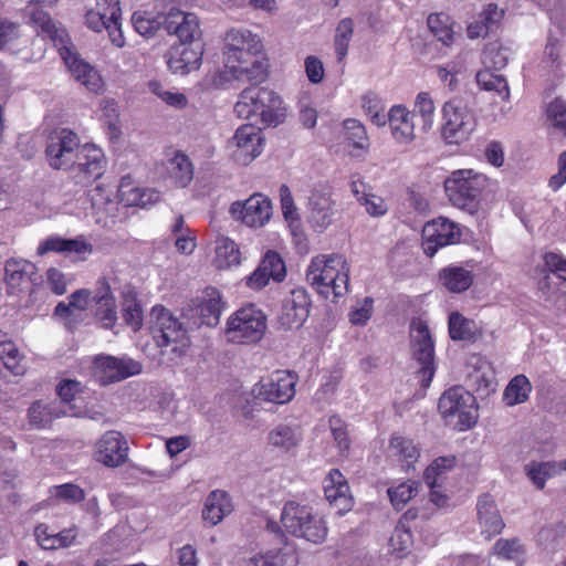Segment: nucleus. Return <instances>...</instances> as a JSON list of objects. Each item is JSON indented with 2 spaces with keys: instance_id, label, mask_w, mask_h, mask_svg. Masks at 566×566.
<instances>
[{
  "instance_id": "obj_30",
  "label": "nucleus",
  "mask_w": 566,
  "mask_h": 566,
  "mask_svg": "<svg viewBox=\"0 0 566 566\" xmlns=\"http://www.w3.org/2000/svg\"><path fill=\"white\" fill-rule=\"evenodd\" d=\"M233 510L230 496L227 492L216 490L206 499L202 509V518L211 526L220 523L224 516L229 515Z\"/></svg>"
},
{
  "instance_id": "obj_37",
  "label": "nucleus",
  "mask_w": 566,
  "mask_h": 566,
  "mask_svg": "<svg viewBox=\"0 0 566 566\" xmlns=\"http://www.w3.org/2000/svg\"><path fill=\"white\" fill-rule=\"evenodd\" d=\"M166 170L168 177L177 187L188 186L193 178V167L185 154L177 151L172 158L167 161Z\"/></svg>"
},
{
  "instance_id": "obj_22",
  "label": "nucleus",
  "mask_w": 566,
  "mask_h": 566,
  "mask_svg": "<svg viewBox=\"0 0 566 566\" xmlns=\"http://www.w3.org/2000/svg\"><path fill=\"white\" fill-rule=\"evenodd\" d=\"M488 177L473 169H462V210L475 214L480 209L481 195L488 186Z\"/></svg>"
},
{
  "instance_id": "obj_44",
  "label": "nucleus",
  "mask_w": 566,
  "mask_h": 566,
  "mask_svg": "<svg viewBox=\"0 0 566 566\" xmlns=\"http://www.w3.org/2000/svg\"><path fill=\"white\" fill-rule=\"evenodd\" d=\"M555 461H531L524 467V472L531 482L543 490L546 480L556 476Z\"/></svg>"
},
{
  "instance_id": "obj_48",
  "label": "nucleus",
  "mask_w": 566,
  "mask_h": 566,
  "mask_svg": "<svg viewBox=\"0 0 566 566\" xmlns=\"http://www.w3.org/2000/svg\"><path fill=\"white\" fill-rule=\"evenodd\" d=\"M476 82L485 91H495L503 101L510 97V88L503 75H496L490 70H482L476 73Z\"/></svg>"
},
{
  "instance_id": "obj_62",
  "label": "nucleus",
  "mask_w": 566,
  "mask_h": 566,
  "mask_svg": "<svg viewBox=\"0 0 566 566\" xmlns=\"http://www.w3.org/2000/svg\"><path fill=\"white\" fill-rule=\"evenodd\" d=\"M279 191H280L282 213H283L285 220H287V221L298 220L297 208L294 203V199H293L290 188L286 185H281Z\"/></svg>"
},
{
  "instance_id": "obj_1",
  "label": "nucleus",
  "mask_w": 566,
  "mask_h": 566,
  "mask_svg": "<svg viewBox=\"0 0 566 566\" xmlns=\"http://www.w3.org/2000/svg\"><path fill=\"white\" fill-rule=\"evenodd\" d=\"M45 153L52 168L72 169L76 184L88 186L104 172L102 150L90 144L81 146L78 136L70 129L52 135Z\"/></svg>"
},
{
  "instance_id": "obj_34",
  "label": "nucleus",
  "mask_w": 566,
  "mask_h": 566,
  "mask_svg": "<svg viewBox=\"0 0 566 566\" xmlns=\"http://www.w3.org/2000/svg\"><path fill=\"white\" fill-rule=\"evenodd\" d=\"M268 440L273 448L290 452L302 441V433L296 426L280 423L269 432Z\"/></svg>"
},
{
  "instance_id": "obj_36",
  "label": "nucleus",
  "mask_w": 566,
  "mask_h": 566,
  "mask_svg": "<svg viewBox=\"0 0 566 566\" xmlns=\"http://www.w3.org/2000/svg\"><path fill=\"white\" fill-rule=\"evenodd\" d=\"M503 18V10L494 3L479 14V17L468 25L467 32L470 39L485 36Z\"/></svg>"
},
{
  "instance_id": "obj_54",
  "label": "nucleus",
  "mask_w": 566,
  "mask_h": 566,
  "mask_svg": "<svg viewBox=\"0 0 566 566\" xmlns=\"http://www.w3.org/2000/svg\"><path fill=\"white\" fill-rule=\"evenodd\" d=\"M31 20L38 24L42 31L48 34L53 41L64 43L67 34L63 29H59L52 21L51 17L42 9L35 8L31 11Z\"/></svg>"
},
{
  "instance_id": "obj_60",
  "label": "nucleus",
  "mask_w": 566,
  "mask_h": 566,
  "mask_svg": "<svg viewBox=\"0 0 566 566\" xmlns=\"http://www.w3.org/2000/svg\"><path fill=\"white\" fill-rule=\"evenodd\" d=\"M547 117L552 125L566 135V103L555 99L547 107Z\"/></svg>"
},
{
  "instance_id": "obj_4",
  "label": "nucleus",
  "mask_w": 566,
  "mask_h": 566,
  "mask_svg": "<svg viewBox=\"0 0 566 566\" xmlns=\"http://www.w3.org/2000/svg\"><path fill=\"white\" fill-rule=\"evenodd\" d=\"M349 268L340 254L315 256L306 272L307 282L321 294L328 297L344 295L348 290Z\"/></svg>"
},
{
  "instance_id": "obj_6",
  "label": "nucleus",
  "mask_w": 566,
  "mask_h": 566,
  "mask_svg": "<svg viewBox=\"0 0 566 566\" xmlns=\"http://www.w3.org/2000/svg\"><path fill=\"white\" fill-rule=\"evenodd\" d=\"M150 334L163 355H171V359L186 354L190 346L188 331L172 313L163 306L151 311Z\"/></svg>"
},
{
  "instance_id": "obj_43",
  "label": "nucleus",
  "mask_w": 566,
  "mask_h": 566,
  "mask_svg": "<svg viewBox=\"0 0 566 566\" xmlns=\"http://www.w3.org/2000/svg\"><path fill=\"white\" fill-rule=\"evenodd\" d=\"M532 385L525 375L513 377L506 386L503 399L507 406H515L527 400Z\"/></svg>"
},
{
  "instance_id": "obj_25",
  "label": "nucleus",
  "mask_w": 566,
  "mask_h": 566,
  "mask_svg": "<svg viewBox=\"0 0 566 566\" xmlns=\"http://www.w3.org/2000/svg\"><path fill=\"white\" fill-rule=\"evenodd\" d=\"M457 463V457H440L430 464L423 474L426 484L430 488V500L437 506L443 507L447 504V496L440 493L437 488L440 486L439 480L450 469L454 468Z\"/></svg>"
},
{
  "instance_id": "obj_41",
  "label": "nucleus",
  "mask_w": 566,
  "mask_h": 566,
  "mask_svg": "<svg viewBox=\"0 0 566 566\" xmlns=\"http://www.w3.org/2000/svg\"><path fill=\"white\" fill-rule=\"evenodd\" d=\"M98 6L102 7L103 12L107 13V19L111 20L108 27V35L113 44L122 48L125 44V39L122 32V9L119 0H99Z\"/></svg>"
},
{
  "instance_id": "obj_2",
  "label": "nucleus",
  "mask_w": 566,
  "mask_h": 566,
  "mask_svg": "<svg viewBox=\"0 0 566 566\" xmlns=\"http://www.w3.org/2000/svg\"><path fill=\"white\" fill-rule=\"evenodd\" d=\"M262 43L249 30L231 29L224 38L223 56L226 73L234 80L254 84L268 77V64L262 55Z\"/></svg>"
},
{
  "instance_id": "obj_40",
  "label": "nucleus",
  "mask_w": 566,
  "mask_h": 566,
  "mask_svg": "<svg viewBox=\"0 0 566 566\" xmlns=\"http://www.w3.org/2000/svg\"><path fill=\"white\" fill-rule=\"evenodd\" d=\"M439 412L446 424L460 423V387L453 386L446 390L439 399Z\"/></svg>"
},
{
  "instance_id": "obj_5",
  "label": "nucleus",
  "mask_w": 566,
  "mask_h": 566,
  "mask_svg": "<svg viewBox=\"0 0 566 566\" xmlns=\"http://www.w3.org/2000/svg\"><path fill=\"white\" fill-rule=\"evenodd\" d=\"M281 523L287 533L310 543L322 544L327 538L325 518L307 504L286 502L281 513Z\"/></svg>"
},
{
  "instance_id": "obj_20",
  "label": "nucleus",
  "mask_w": 566,
  "mask_h": 566,
  "mask_svg": "<svg viewBox=\"0 0 566 566\" xmlns=\"http://www.w3.org/2000/svg\"><path fill=\"white\" fill-rule=\"evenodd\" d=\"M478 523L481 534L489 541L502 533L505 527L497 505L490 494L479 496L476 502Z\"/></svg>"
},
{
  "instance_id": "obj_7",
  "label": "nucleus",
  "mask_w": 566,
  "mask_h": 566,
  "mask_svg": "<svg viewBox=\"0 0 566 566\" xmlns=\"http://www.w3.org/2000/svg\"><path fill=\"white\" fill-rule=\"evenodd\" d=\"M462 373L465 374L468 390L462 394V430L471 429L479 419V406L471 391L489 390L493 384L491 364L481 355L470 356Z\"/></svg>"
},
{
  "instance_id": "obj_14",
  "label": "nucleus",
  "mask_w": 566,
  "mask_h": 566,
  "mask_svg": "<svg viewBox=\"0 0 566 566\" xmlns=\"http://www.w3.org/2000/svg\"><path fill=\"white\" fill-rule=\"evenodd\" d=\"M230 212L249 227L258 228L268 222L272 216L271 201L261 193H254L244 202H233Z\"/></svg>"
},
{
  "instance_id": "obj_39",
  "label": "nucleus",
  "mask_w": 566,
  "mask_h": 566,
  "mask_svg": "<svg viewBox=\"0 0 566 566\" xmlns=\"http://www.w3.org/2000/svg\"><path fill=\"white\" fill-rule=\"evenodd\" d=\"M91 244L85 241L76 239H62L59 237H51L44 240L38 248V254L43 255L48 252H69L83 254L91 252Z\"/></svg>"
},
{
  "instance_id": "obj_50",
  "label": "nucleus",
  "mask_w": 566,
  "mask_h": 566,
  "mask_svg": "<svg viewBox=\"0 0 566 566\" xmlns=\"http://www.w3.org/2000/svg\"><path fill=\"white\" fill-rule=\"evenodd\" d=\"M436 106L428 92H420L415 101V115L421 118V128L428 132L432 128Z\"/></svg>"
},
{
  "instance_id": "obj_17",
  "label": "nucleus",
  "mask_w": 566,
  "mask_h": 566,
  "mask_svg": "<svg viewBox=\"0 0 566 566\" xmlns=\"http://www.w3.org/2000/svg\"><path fill=\"white\" fill-rule=\"evenodd\" d=\"M325 499L338 514L348 512L353 506L349 485L345 476L337 469H333L323 480Z\"/></svg>"
},
{
  "instance_id": "obj_55",
  "label": "nucleus",
  "mask_w": 566,
  "mask_h": 566,
  "mask_svg": "<svg viewBox=\"0 0 566 566\" xmlns=\"http://www.w3.org/2000/svg\"><path fill=\"white\" fill-rule=\"evenodd\" d=\"M418 488L419 483L417 482H412L411 484L403 482L398 486L389 488L387 493L391 504L397 510H401L410 501V499L417 494Z\"/></svg>"
},
{
  "instance_id": "obj_32",
  "label": "nucleus",
  "mask_w": 566,
  "mask_h": 566,
  "mask_svg": "<svg viewBox=\"0 0 566 566\" xmlns=\"http://www.w3.org/2000/svg\"><path fill=\"white\" fill-rule=\"evenodd\" d=\"M222 307L220 292L216 287H207L205 290V298L196 308V313L200 318L199 324L209 327L216 326L219 323Z\"/></svg>"
},
{
  "instance_id": "obj_21",
  "label": "nucleus",
  "mask_w": 566,
  "mask_h": 566,
  "mask_svg": "<svg viewBox=\"0 0 566 566\" xmlns=\"http://www.w3.org/2000/svg\"><path fill=\"white\" fill-rule=\"evenodd\" d=\"M285 274V265L281 256L276 252L269 251L254 272L247 277V285L252 290H261L270 279L280 282Z\"/></svg>"
},
{
  "instance_id": "obj_33",
  "label": "nucleus",
  "mask_w": 566,
  "mask_h": 566,
  "mask_svg": "<svg viewBox=\"0 0 566 566\" xmlns=\"http://www.w3.org/2000/svg\"><path fill=\"white\" fill-rule=\"evenodd\" d=\"M491 554L499 559L513 562L515 566H523L525 563L526 548L517 537L499 538L494 543Z\"/></svg>"
},
{
  "instance_id": "obj_42",
  "label": "nucleus",
  "mask_w": 566,
  "mask_h": 566,
  "mask_svg": "<svg viewBox=\"0 0 566 566\" xmlns=\"http://www.w3.org/2000/svg\"><path fill=\"white\" fill-rule=\"evenodd\" d=\"M241 254L237 243L229 238H218L216 241L214 265L218 269H229L240 264Z\"/></svg>"
},
{
  "instance_id": "obj_45",
  "label": "nucleus",
  "mask_w": 566,
  "mask_h": 566,
  "mask_svg": "<svg viewBox=\"0 0 566 566\" xmlns=\"http://www.w3.org/2000/svg\"><path fill=\"white\" fill-rule=\"evenodd\" d=\"M412 534L409 527L400 520L389 538V549L398 558L407 556L412 547Z\"/></svg>"
},
{
  "instance_id": "obj_51",
  "label": "nucleus",
  "mask_w": 566,
  "mask_h": 566,
  "mask_svg": "<svg viewBox=\"0 0 566 566\" xmlns=\"http://www.w3.org/2000/svg\"><path fill=\"white\" fill-rule=\"evenodd\" d=\"M428 27L433 35L446 45L453 43L454 33L444 13H434L428 17Z\"/></svg>"
},
{
  "instance_id": "obj_57",
  "label": "nucleus",
  "mask_w": 566,
  "mask_h": 566,
  "mask_svg": "<svg viewBox=\"0 0 566 566\" xmlns=\"http://www.w3.org/2000/svg\"><path fill=\"white\" fill-rule=\"evenodd\" d=\"M482 60L488 67L502 70L507 64L509 50L496 43H491L485 48Z\"/></svg>"
},
{
  "instance_id": "obj_26",
  "label": "nucleus",
  "mask_w": 566,
  "mask_h": 566,
  "mask_svg": "<svg viewBox=\"0 0 566 566\" xmlns=\"http://www.w3.org/2000/svg\"><path fill=\"white\" fill-rule=\"evenodd\" d=\"M118 197L127 207H147L157 202L160 195L155 189H145L136 186L129 176L122 178L118 187Z\"/></svg>"
},
{
  "instance_id": "obj_56",
  "label": "nucleus",
  "mask_w": 566,
  "mask_h": 566,
  "mask_svg": "<svg viewBox=\"0 0 566 566\" xmlns=\"http://www.w3.org/2000/svg\"><path fill=\"white\" fill-rule=\"evenodd\" d=\"M52 496L69 504H76L85 499V492L77 484L64 483L53 486Z\"/></svg>"
},
{
  "instance_id": "obj_47",
  "label": "nucleus",
  "mask_w": 566,
  "mask_h": 566,
  "mask_svg": "<svg viewBox=\"0 0 566 566\" xmlns=\"http://www.w3.org/2000/svg\"><path fill=\"white\" fill-rule=\"evenodd\" d=\"M566 535V524L564 522H555L543 525L536 536V544L543 549H554L560 538Z\"/></svg>"
},
{
  "instance_id": "obj_28",
  "label": "nucleus",
  "mask_w": 566,
  "mask_h": 566,
  "mask_svg": "<svg viewBox=\"0 0 566 566\" xmlns=\"http://www.w3.org/2000/svg\"><path fill=\"white\" fill-rule=\"evenodd\" d=\"M415 115L403 105H395L388 113V122L396 142L399 144H410L415 139Z\"/></svg>"
},
{
  "instance_id": "obj_61",
  "label": "nucleus",
  "mask_w": 566,
  "mask_h": 566,
  "mask_svg": "<svg viewBox=\"0 0 566 566\" xmlns=\"http://www.w3.org/2000/svg\"><path fill=\"white\" fill-rule=\"evenodd\" d=\"M123 318L134 331H138L143 322V311L135 300H126L123 305Z\"/></svg>"
},
{
  "instance_id": "obj_16",
  "label": "nucleus",
  "mask_w": 566,
  "mask_h": 566,
  "mask_svg": "<svg viewBox=\"0 0 566 566\" xmlns=\"http://www.w3.org/2000/svg\"><path fill=\"white\" fill-rule=\"evenodd\" d=\"M203 50L200 43L174 44L167 52V64L171 72L187 74L198 70L201 63Z\"/></svg>"
},
{
  "instance_id": "obj_18",
  "label": "nucleus",
  "mask_w": 566,
  "mask_h": 566,
  "mask_svg": "<svg viewBox=\"0 0 566 566\" xmlns=\"http://www.w3.org/2000/svg\"><path fill=\"white\" fill-rule=\"evenodd\" d=\"M455 228V223L444 218L427 222L422 229V250L424 254L431 258L439 248L452 243Z\"/></svg>"
},
{
  "instance_id": "obj_58",
  "label": "nucleus",
  "mask_w": 566,
  "mask_h": 566,
  "mask_svg": "<svg viewBox=\"0 0 566 566\" xmlns=\"http://www.w3.org/2000/svg\"><path fill=\"white\" fill-rule=\"evenodd\" d=\"M374 311V300L370 296H366L359 301L349 312V322L356 326H364L370 319Z\"/></svg>"
},
{
  "instance_id": "obj_49",
  "label": "nucleus",
  "mask_w": 566,
  "mask_h": 566,
  "mask_svg": "<svg viewBox=\"0 0 566 566\" xmlns=\"http://www.w3.org/2000/svg\"><path fill=\"white\" fill-rule=\"evenodd\" d=\"M389 448L396 457L407 463L408 468L416 462L419 457V450L413 441L401 436H392Z\"/></svg>"
},
{
  "instance_id": "obj_31",
  "label": "nucleus",
  "mask_w": 566,
  "mask_h": 566,
  "mask_svg": "<svg viewBox=\"0 0 566 566\" xmlns=\"http://www.w3.org/2000/svg\"><path fill=\"white\" fill-rule=\"evenodd\" d=\"M441 137L448 145L459 144L460 99L453 97L442 106Z\"/></svg>"
},
{
  "instance_id": "obj_27",
  "label": "nucleus",
  "mask_w": 566,
  "mask_h": 566,
  "mask_svg": "<svg viewBox=\"0 0 566 566\" xmlns=\"http://www.w3.org/2000/svg\"><path fill=\"white\" fill-rule=\"evenodd\" d=\"M96 304L95 315L102 322L103 327L112 328L117 319L115 298L106 279L97 281L96 293L93 297Z\"/></svg>"
},
{
  "instance_id": "obj_52",
  "label": "nucleus",
  "mask_w": 566,
  "mask_h": 566,
  "mask_svg": "<svg viewBox=\"0 0 566 566\" xmlns=\"http://www.w3.org/2000/svg\"><path fill=\"white\" fill-rule=\"evenodd\" d=\"M354 33V22L349 18L339 21L334 38V48L338 61H343L348 51V44Z\"/></svg>"
},
{
  "instance_id": "obj_24",
  "label": "nucleus",
  "mask_w": 566,
  "mask_h": 566,
  "mask_svg": "<svg viewBox=\"0 0 566 566\" xmlns=\"http://www.w3.org/2000/svg\"><path fill=\"white\" fill-rule=\"evenodd\" d=\"M35 265L27 260L10 259L4 265V281L9 294H19L28 282H34Z\"/></svg>"
},
{
  "instance_id": "obj_63",
  "label": "nucleus",
  "mask_w": 566,
  "mask_h": 566,
  "mask_svg": "<svg viewBox=\"0 0 566 566\" xmlns=\"http://www.w3.org/2000/svg\"><path fill=\"white\" fill-rule=\"evenodd\" d=\"M545 268L566 283V259L559 254L548 252L544 255Z\"/></svg>"
},
{
  "instance_id": "obj_29",
  "label": "nucleus",
  "mask_w": 566,
  "mask_h": 566,
  "mask_svg": "<svg viewBox=\"0 0 566 566\" xmlns=\"http://www.w3.org/2000/svg\"><path fill=\"white\" fill-rule=\"evenodd\" d=\"M96 367L101 370L102 382H114L132 375L138 374L140 367L134 360L118 359L115 357H103L97 360Z\"/></svg>"
},
{
  "instance_id": "obj_11",
  "label": "nucleus",
  "mask_w": 566,
  "mask_h": 566,
  "mask_svg": "<svg viewBox=\"0 0 566 566\" xmlns=\"http://www.w3.org/2000/svg\"><path fill=\"white\" fill-rule=\"evenodd\" d=\"M332 195L331 186L317 185L308 196V222L317 231H324L334 220L336 209Z\"/></svg>"
},
{
  "instance_id": "obj_23",
  "label": "nucleus",
  "mask_w": 566,
  "mask_h": 566,
  "mask_svg": "<svg viewBox=\"0 0 566 566\" xmlns=\"http://www.w3.org/2000/svg\"><path fill=\"white\" fill-rule=\"evenodd\" d=\"M64 49V52L61 54L72 76L81 82L88 91L94 93L99 92L103 87V81L98 72L80 59L77 54L70 52L66 48Z\"/></svg>"
},
{
  "instance_id": "obj_19",
  "label": "nucleus",
  "mask_w": 566,
  "mask_h": 566,
  "mask_svg": "<svg viewBox=\"0 0 566 566\" xmlns=\"http://www.w3.org/2000/svg\"><path fill=\"white\" fill-rule=\"evenodd\" d=\"M232 143L237 147L234 158L243 165H248L261 154L262 137L260 129L254 124L239 127Z\"/></svg>"
},
{
  "instance_id": "obj_13",
  "label": "nucleus",
  "mask_w": 566,
  "mask_h": 566,
  "mask_svg": "<svg viewBox=\"0 0 566 566\" xmlns=\"http://www.w3.org/2000/svg\"><path fill=\"white\" fill-rule=\"evenodd\" d=\"M311 301L303 287L294 289L283 300L279 323L285 329L301 327L310 314Z\"/></svg>"
},
{
  "instance_id": "obj_15",
  "label": "nucleus",
  "mask_w": 566,
  "mask_h": 566,
  "mask_svg": "<svg viewBox=\"0 0 566 566\" xmlns=\"http://www.w3.org/2000/svg\"><path fill=\"white\" fill-rule=\"evenodd\" d=\"M164 29L169 34H175L180 43L196 44L195 40L200 35L198 18L192 13H186L178 9H171L164 17Z\"/></svg>"
},
{
  "instance_id": "obj_35",
  "label": "nucleus",
  "mask_w": 566,
  "mask_h": 566,
  "mask_svg": "<svg viewBox=\"0 0 566 566\" xmlns=\"http://www.w3.org/2000/svg\"><path fill=\"white\" fill-rule=\"evenodd\" d=\"M62 415H74L70 410L60 407L57 400L49 403L36 401L29 408V422L35 428H43L49 424L53 419Z\"/></svg>"
},
{
  "instance_id": "obj_64",
  "label": "nucleus",
  "mask_w": 566,
  "mask_h": 566,
  "mask_svg": "<svg viewBox=\"0 0 566 566\" xmlns=\"http://www.w3.org/2000/svg\"><path fill=\"white\" fill-rule=\"evenodd\" d=\"M361 198L360 205L366 208L367 213L371 217H382L387 213L388 206L381 197L370 192L367 197Z\"/></svg>"
},
{
  "instance_id": "obj_46",
  "label": "nucleus",
  "mask_w": 566,
  "mask_h": 566,
  "mask_svg": "<svg viewBox=\"0 0 566 566\" xmlns=\"http://www.w3.org/2000/svg\"><path fill=\"white\" fill-rule=\"evenodd\" d=\"M295 563L294 554L277 549L253 555L247 562V566H293Z\"/></svg>"
},
{
  "instance_id": "obj_38",
  "label": "nucleus",
  "mask_w": 566,
  "mask_h": 566,
  "mask_svg": "<svg viewBox=\"0 0 566 566\" xmlns=\"http://www.w3.org/2000/svg\"><path fill=\"white\" fill-rule=\"evenodd\" d=\"M34 535L43 549H56L70 546L76 538V530L66 528L56 534H49L48 526L40 524L35 527Z\"/></svg>"
},
{
  "instance_id": "obj_3",
  "label": "nucleus",
  "mask_w": 566,
  "mask_h": 566,
  "mask_svg": "<svg viewBox=\"0 0 566 566\" xmlns=\"http://www.w3.org/2000/svg\"><path fill=\"white\" fill-rule=\"evenodd\" d=\"M243 90L234 105V112L241 118L254 119L266 126L281 124L285 116L284 102L274 91L251 83Z\"/></svg>"
},
{
  "instance_id": "obj_59",
  "label": "nucleus",
  "mask_w": 566,
  "mask_h": 566,
  "mask_svg": "<svg viewBox=\"0 0 566 566\" xmlns=\"http://www.w3.org/2000/svg\"><path fill=\"white\" fill-rule=\"evenodd\" d=\"M148 86L151 93L157 95L160 99L170 106L181 108L187 104V98L184 94L166 91L164 86L157 81L149 82Z\"/></svg>"
},
{
  "instance_id": "obj_12",
  "label": "nucleus",
  "mask_w": 566,
  "mask_h": 566,
  "mask_svg": "<svg viewBox=\"0 0 566 566\" xmlns=\"http://www.w3.org/2000/svg\"><path fill=\"white\" fill-rule=\"evenodd\" d=\"M95 459L108 468H118L128 460V443L122 432L106 431L96 443Z\"/></svg>"
},
{
  "instance_id": "obj_9",
  "label": "nucleus",
  "mask_w": 566,
  "mask_h": 566,
  "mask_svg": "<svg viewBox=\"0 0 566 566\" xmlns=\"http://www.w3.org/2000/svg\"><path fill=\"white\" fill-rule=\"evenodd\" d=\"M265 315L254 305L238 310L227 322L226 335L232 343L259 342L265 332Z\"/></svg>"
},
{
  "instance_id": "obj_10",
  "label": "nucleus",
  "mask_w": 566,
  "mask_h": 566,
  "mask_svg": "<svg viewBox=\"0 0 566 566\" xmlns=\"http://www.w3.org/2000/svg\"><path fill=\"white\" fill-rule=\"evenodd\" d=\"M297 375L289 370H275L255 385L254 392L259 400L283 405L295 395Z\"/></svg>"
},
{
  "instance_id": "obj_8",
  "label": "nucleus",
  "mask_w": 566,
  "mask_h": 566,
  "mask_svg": "<svg viewBox=\"0 0 566 566\" xmlns=\"http://www.w3.org/2000/svg\"><path fill=\"white\" fill-rule=\"evenodd\" d=\"M410 354L421 388H429L436 374L434 342L427 323L419 317L410 323Z\"/></svg>"
},
{
  "instance_id": "obj_53",
  "label": "nucleus",
  "mask_w": 566,
  "mask_h": 566,
  "mask_svg": "<svg viewBox=\"0 0 566 566\" xmlns=\"http://www.w3.org/2000/svg\"><path fill=\"white\" fill-rule=\"evenodd\" d=\"M164 17H153L148 12H135L132 17V22L135 30L143 36H151L164 27Z\"/></svg>"
}]
</instances>
